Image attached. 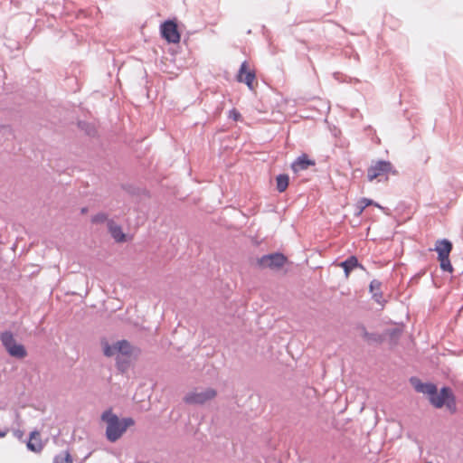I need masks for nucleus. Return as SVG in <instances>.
Wrapping results in <instances>:
<instances>
[{"mask_svg": "<svg viewBox=\"0 0 463 463\" xmlns=\"http://www.w3.org/2000/svg\"><path fill=\"white\" fill-rule=\"evenodd\" d=\"M102 420L107 423L106 436L109 441L115 442L118 440L127 430L128 427L135 424L132 418H125L119 420L117 415L108 410L102 413Z\"/></svg>", "mask_w": 463, "mask_h": 463, "instance_id": "obj_1", "label": "nucleus"}, {"mask_svg": "<svg viewBox=\"0 0 463 463\" xmlns=\"http://www.w3.org/2000/svg\"><path fill=\"white\" fill-rule=\"evenodd\" d=\"M452 249V243L447 239L438 240L434 248V250L438 253V260L441 269L450 273L453 271V267L449 260V254Z\"/></svg>", "mask_w": 463, "mask_h": 463, "instance_id": "obj_2", "label": "nucleus"}, {"mask_svg": "<svg viewBox=\"0 0 463 463\" xmlns=\"http://www.w3.org/2000/svg\"><path fill=\"white\" fill-rule=\"evenodd\" d=\"M430 402L436 408L446 406L451 413L457 411L455 396L448 387H443L439 393L436 392Z\"/></svg>", "mask_w": 463, "mask_h": 463, "instance_id": "obj_3", "label": "nucleus"}, {"mask_svg": "<svg viewBox=\"0 0 463 463\" xmlns=\"http://www.w3.org/2000/svg\"><path fill=\"white\" fill-rule=\"evenodd\" d=\"M396 175V170L393 169L392 165L389 161L379 160L370 165L367 169V178L370 182L385 177L388 178L389 174Z\"/></svg>", "mask_w": 463, "mask_h": 463, "instance_id": "obj_4", "label": "nucleus"}, {"mask_svg": "<svg viewBox=\"0 0 463 463\" xmlns=\"http://www.w3.org/2000/svg\"><path fill=\"white\" fill-rule=\"evenodd\" d=\"M103 352L106 356H113L116 354L123 355H130L132 354V346L126 341H118L115 345H110L108 342H102Z\"/></svg>", "mask_w": 463, "mask_h": 463, "instance_id": "obj_5", "label": "nucleus"}, {"mask_svg": "<svg viewBox=\"0 0 463 463\" xmlns=\"http://www.w3.org/2000/svg\"><path fill=\"white\" fill-rule=\"evenodd\" d=\"M287 259L281 253H273L264 255L258 260V264L260 268H269L271 269H278L284 266Z\"/></svg>", "mask_w": 463, "mask_h": 463, "instance_id": "obj_6", "label": "nucleus"}, {"mask_svg": "<svg viewBox=\"0 0 463 463\" xmlns=\"http://www.w3.org/2000/svg\"><path fill=\"white\" fill-rule=\"evenodd\" d=\"M216 396L215 390L209 388L201 392H191L184 397V402L189 404H203Z\"/></svg>", "mask_w": 463, "mask_h": 463, "instance_id": "obj_7", "label": "nucleus"}, {"mask_svg": "<svg viewBox=\"0 0 463 463\" xmlns=\"http://www.w3.org/2000/svg\"><path fill=\"white\" fill-rule=\"evenodd\" d=\"M161 34L166 42L171 43H178L181 36L177 29V24L173 21H165L160 27Z\"/></svg>", "mask_w": 463, "mask_h": 463, "instance_id": "obj_8", "label": "nucleus"}, {"mask_svg": "<svg viewBox=\"0 0 463 463\" xmlns=\"http://www.w3.org/2000/svg\"><path fill=\"white\" fill-rule=\"evenodd\" d=\"M255 79V72L250 70L247 61L242 62L237 75L238 81L244 82L250 90H254Z\"/></svg>", "mask_w": 463, "mask_h": 463, "instance_id": "obj_9", "label": "nucleus"}, {"mask_svg": "<svg viewBox=\"0 0 463 463\" xmlns=\"http://www.w3.org/2000/svg\"><path fill=\"white\" fill-rule=\"evenodd\" d=\"M315 165V160L308 158L307 155L303 154L292 163L291 168L293 172L298 173L307 170L309 166H314Z\"/></svg>", "mask_w": 463, "mask_h": 463, "instance_id": "obj_10", "label": "nucleus"}, {"mask_svg": "<svg viewBox=\"0 0 463 463\" xmlns=\"http://www.w3.org/2000/svg\"><path fill=\"white\" fill-rule=\"evenodd\" d=\"M27 448L33 452H40L43 449V443L41 439L39 431L34 430L30 434V439L27 442Z\"/></svg>", "mask_w": 463, "mask_h": 463, "instance_id": "obj_11", "label": "nucleus"}, {"mask_svg": "<svg viewBox=\"0 0 463 463\" xmlns=\"http://www.w3.org/2000/svg\"><path fill=\"white\" fill-rule=\"evenodd\" d=\"M108 227L111 236L117 242H124L127 241V236L121 227L117 225L113 221L108 222Z\"/></svg>", "mask_w": 463, "mask_h": 463, "instance_id": "obj_12", "label": "nucleus"}, {"mask_svg": "<svg viewBox=\"0 0 463 463\" xmlns=\"http://www.w3.org/2000/svg\"><path fill=\"white\" fill-rule=\"evenodd\" d=\"M414 387L417 392L427 394L429 396L430 401L431 400V397H433V395L437 392L436 385H434L432 383H422L418 382L414 385Z\"/></svg>", "mask_w": 463, "mask_h": 463, "instance_id": "obj_13", "label": "nucleus"}, {"mask_svg": "<svg viewBox=\"0 0 463 463\" xmlns=\"http://www.w3.org/2000/svg\"><path fill=\"white\" fill-rule=\"evenodd\" d=\"M340 266L344 269L345 277L348 278L350 272L359 266L357 258L354 256L349 257L346 260L341 262Z\"/></svg>", "mask_w": 463, "mask_h": 463, "instance_id": "obj_14", "label": "nucleus"}, {"mask_svg": "<svg viewBox=\"0 0 463 463\" xmlns=\"http://www.w3.org/2000/svg\"><path fill=\"white\" fill-rule=\"evenodd\" d=\"M370 205H374L376 207L382 208L378 203H374L373 200L368 199V198H362L357 202V203L355 205V208H356L355 215L360 216L363 213V212L364 211V209Z\"/></svg>", "mask_w": 463, "mask_h": 463, "instance_id": "obj_15", "label": "nucleus"}, {"mask_svg": "<svg viewBox=\"0 0 463 463\" xmlns=\"http://www.w3.org/2000/svg\"><path fill=\"white\" fill-rule=\"evenodd\" d=\"M381 285H382L381 282L376 279H373L370 284V290L373 293V298L378 303H381L383 300Z\"/></svg>", "mask_w": 463, "mask_h": 463, "instance_id": "obj_16", "label": "nucleus"}, {"mask_svg": "<svg viewBox=\"0 0 463 463\" xmlns=\"http://www.w3.org/2000/svg\"><path fill=\"white\" fill-rule=\"evenodd\" d=\"M8 354L16 358H24L27 355V352L23 345L15 344L9 349Z\"/></svg>", "mask_w": 463, "mask_h": 463, "instance_id": "obj_17", "label": "nucleus"}, {"mask_svg": "<svg viewBox=\"0 0 463 463\" xmlns=\"http://www.w3.org/2000/svg\"><path fill=\"white\" fill-rule=\"evenodd\" d=\"M0 339L7 352H9V349L12 347V345L16 344V341H15L13 334L8 331L2 333Z\"/></svg>", "mask_w": 463, "mask_h": 463, "instance_id": "obj_18", "label": "nucleus"}, {"mask_svg": "<svg viewBox=\"0 0 463 463\" xmlns=\"http://www.w3.org/2000/svg\"><path fill=\"white\" fill-rule=\"evenodd\" d=\"M277 190L279 193H283L288 186L289 178L288 175H279L276 178Z\"/></svg>", "mask_w": 463, "mask_h": 463, "instance_id": "obj_19", "label": "nucleus"}, {"mask_svg": "<svg viewBox=\"0 0 463 463\" xmlns=\"http://www.w3.org/2000/svg\"><path fill=\"white\" fill-rule=\"evenodd\" d=\"M53 463H72V458L68 450L56 455Z\"/></svg>", "mask_w": 463, "mask_h": 463, "instance_id": "obj_20", "label": "nucleus"}, {"mask_svg": "<svg viewBox=\"0 0 463 463\" xmlns=\"http://www.w3.org/2000/svg\"><path fill=\"white\" fill-rule=\"evenodd\" d=\"M229 117L233 120L238 121L241 118V115L237 109H233L230 111Z\"/></svg>", "mask_w": 463, "mask_h": 463, "instance_id": "obj_21", "label": "nucleus"}, {"mask_svg": "<svg viewBox=\"0 0 463 463\" xmlns=\"http://www.w3.org/2000/svg\"><path fill=\"white\" fill-rule=\"evenodd\" d=\"M106 219H107V217H106V215H105V214H103V213H99V214L95 215V216L92 218V222H104Z\"/></svg>", "mask_w": 463, "mask_h": 463, "instance_id": "obj_22", "label": "nucleus"}, {"mask_svg": "<svg viewBox=\"0 0 463 463\" xmlns=\"http://www.w3.org/2000/svg\"><path fill=\"white\" fill-rule=\"evenodd\" d=\"M6 433H7V431H1L0 430V438L5 437Z\"/></svg>", "mask_w": 463, "mask_h": 463, "instance_id": "obj_23", "label": "nucleus"}, {"mask_svg": "<svg viewBox=\"0 0 463 463\" xmlns=\"http://www.w3.org/2000/svg\"><path fill=\"white\" fill-rule=\"evenodd\" d=\"M118 366H119V368H120L121 370H125V369H126V367H127V366H125L124 364H120L119 362H118Z\"/></svg>", "mask_w": 463, "mask_h": 463, "instance_id": "obj_24", "label": "nucleus"}, {"mask_svg": "<svg viewBox=\"0 0 463 463\" xmlns=\"http://www.w3.org/2000/svg\"><path fill=\"white\" fill-rule=\"evenodd\" d=\"M427 463H432V462H427Z\"/></svg>", "mask_w": 463, "mask_h": 463, "instance_id": "obj_25", "label": "nucleus"}]
</instances>
